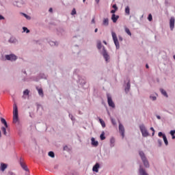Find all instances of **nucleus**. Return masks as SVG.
<instances>
[{
	"label": "nucleus",
	"instance_id": "nucleus-1",
	"mask_svg": "<svg viewBox=\"0 0 175 175\" xmlns=\"http://www.w3.org/2000/svg\"><path fill=\"white\" fill-rule=\"evenodd\" d=\"M18 121V109L16 104L13 107V123L16 124Z\"/></svg>",
	"mask_w": 175,
	"mask_h": 175
},
{
	"label": "nucleus",
	"instance_id": "nucleus-2",
	"mask_svg": "<svg viewBox=\"0 0 175 175\" xmlns=\"http://www.w3.org/2000/svg\"><path fill=\"white\" fill-rule=\"evenodd\" d=\"M139 155L142 159L144 166H146V167H150V164L148 163V161H147V158H146V155L144 154V152H143L142 151H140Z\"/></svg>",
	"mask_w": 175,
	"mask_h": 175
},
{
	"label": "nucleus",
	"instance_id": "nucleus-3",
	"mask_svg": "<svg viewBox=\"0 0 175 175\" xmlns=\"http://www.w3.org/2000/svg\"><path fill=\"white\" fill-rule=\"evenodd\" d=\"M111 35H112L113 40L114 42L116 49H120V42H118L117 34L114 31H112Z\"/></svg>",
	"mask_w": 175,
	"mask_h": 175
},
{
	"label": "nucleus",
	"instance_id": "nucleus-4",
	"mask_svg": "<svg viewBox=\"0 0 175 175\" xmlns=\"http://www.w3.org/2000/svg\"><path fill=\"white\" fill-rule=\"evenodd\" d=\"M139 129L142 133V136H144V137H147V136H148V131H147L146 126H144V125H141L139 126Z\"/></svg>",
	"mask_w": 175,
	"mask_h": 175
},
{
	"label": "nucleus",
	"instance_id": "nucleus-5",
	"mask_svg": "<svg viewBox=\"0 0 175 175\" xmlns=\"http://www.w3.org/2000/svg\"><path fill=\"white\" fill-rule=\"evenodd\" d=\"M107 102L108 105L110 107H116V105L114 104V102H113V99L111 98V96H110L109 94H107Z\"/></svg>",
	"mask_w": 175,
	"mask_h": 175
},
{
	"label": "nucleus",
	"instance_id": "nucleus-6",
	"mask_svg": "<svg viewBox=\"0 0 175 175\" xmlns=\"http://www.w3.org/2000/svg\"><path fill=\"white\" fill-rule=\"evenodd\" d=\"M5 58L8 61H16V59H17V56L14 54L7 55H5Z\"/></svg>",
	"mask_w": 175,
	"mask_h": 175
},
{
	"label": "nucleus",
	"instance_id": "nucleus-7",
	"mask_svg": "<svg viewBox=\"0 0 175 175\" xmlns=\"http://www.w3.org/2000/svg\"><path fill=\"white\" fill-rule=\"evenodd\" d=\"M174 23H175L174 17H171L170 20V28L171 31H173V29H174Z\"/></svg>",
	"mask_w": 175,
	"mask_h": 175
},
{
	"label": "nucleus",
	"instance_id": "nucleus-8",
	"mask_svg": "<svg viewBox=\"0 0 175 175\" xmlns=\"http://www.w3.org/2000/svg\"><path fill=\"white\" fill-rule=\"evenodd\" d=\"M119 131H120V133H121L122 137H124V136H125V135H124L125 129L124 128V126L121 124H119Z\"/></svg>",
	"mask_w": 175,
	"mask_h": 175
},
{
	"label": "nucleus",
	"instance_id": "nucleus-9",
	"mask_svg": "<svg viewBox=\"0 0 175 175\" xmlns=\"http://www.w3.org/2000/svg\"><path fill=\"white\" fill-rule=\"evenodd\" d=\"M103 55L105 61L107 62L109 61V54H107V51H106V49H105V46H103Z\"/></svg>",
	"mask_w": 175,
	"mask_h": 175
},
{
	"label": "nucleus",
	"instance_id": "nucleus-10",
	"mask_svg": "<svg viewBox=\"0 0 175 175\" xmlns=\"http://www.w3.org/2000/svg\"><path fill=\"white\" fill-rule=\"evenodd\" d=\"M20 165H21V167L23 168L24 170H25L26 172H28V167H27L25 165V163H24L23 162V159H21V160H20Z\"/></svg>",
	"mask_w": 175,
	"mask_h": 175
},
{
	"label": "nucleus",
	"instance_id": "nucleus-11",
	"mask_svg": "<svg viewBox=\"0 0 175 175\" xmlns=\"http://www.w3.org/2000/svg\"><path fill=\"white\" fill-rule=\"evenodd\" d=\"M92 145H93L94 147H98L99 146V142L98 141H95V138L92 137Z\"/></svg>",
	"mask_w": 175,
	"mask_h": 175
},
{
	"label": "nucleus",
	"instance_id": "nucleus-12",
	"mask_svg": "<svg viewBox=\"0 0 175 175\" xmlns=\"http://www.w3.org/2000/svg\"><path fill=\"white\" fill-rule=\"evenodd\" d=\"M99 163H96V165H94L92 170L93 172H95L96 173H98L99 172Z\"/></svg>",
	"mask_w": 175,
	"mask_h": 175
},
{
	"label": "nucleus",
	"instance_id": "nucleus-13",
	"mask_svg": "<svg viewBox=\"0 0 175 175\" xmlns=\"http://www.w3.org/2000/svg\"><path fill=\"white\" fill-rule=\"evenodd\" d=\"M120 18V16L118 15L116 16L114 14L111 16V20L113 23H117V20Z\"/></svg>",
	"mask_w": 175,
	"mask_h": 175
},
{
	"label": "nucleus",
	"instance_id": "nucleus-14",
	"mask_svg": "<svg viewBox=\"0 0 175 175\" xmlns=\"http://www.w3.org/2000/svg\"><path fill=\"white\" fill-rule=\"evenodd\" d=\"M103 25H105V27H107V25H109V18H104L103 21Z\"/></svg>",
	"mask_w": 175,
	"mask_h": 175
},
{
	"label": "nucleus",
	"instance_id": "nucleus-15",
	"mask_svg": "<svg viewBox=\"0 0 175 175\" xmlns=\"http://www.w3.org/2000/svg\"><path fill=\"white\" fill-rule=\"evenodd\" d=\"M129 90H131V82L130 81H129L127 83V86L125 88L124 91H125V92L128 93V92H129Z\"/></svg>",
	"mask_w": 175,
	"mask_h": 175
},
{
	"label": "nucleus",
	"instance_id": "nucleus-16",
	"mask_svg": "<svg viewBox=\"0 0 175 175\" xmlns=\"http://www.w3.org/2000/svg\"><path fill=\"white\" fill-rule=\"evenodd\" d=\"M8 167V165L5 164V163H1V170L2 172H5V169H6Z\"/></svg>",
	"mask_w": 175,
	"mask_h": 175
},
{
	"label": "nucleus",
	"instance_id": "nucleus-17",
	"mask_svg": "<svg viewBox=\"0 0 175 175\" xmlns=\"http://www.w3.org/2000/svg\"><path fill=\"white\" fill-rule=\"evenodd\" d=\"M1 123L3 124V125L5 126V128H8V122H6V120H5V118H1Z\"/></svg>",
	"mask_w": 175,
	"mask_h": 175
},
{
	"label": "nucleus",
	"instance_id": "nucleus-18",
	"mask_svg": "<svg viewBox=\"0 0 175 175\" xmlns=\"http://www.w3.org/2000/svg\"><path fill=\"white\" fill-rule=\"evenodd\" d=\"M37 91H38L40 96H44L43 89H42V88H37Z\"/></svg>",
	"mask_w": 175,
	"mask_h": 175
},
{
	"label": "nucleus",
	"instance_id": "nucleus-19",
	"mask_svg": "<svg viewBox=\"0 0 175 175\" xmlns=\"http://www.w3.org/2000/svg\"><path fill=\"white\" fill-rule=\"evenodd\" d=\"M163 139L164 140V143H165V146H167L169 144V142H167V138L166 137V135H163Z\"/></svg>",
	"mask_w": 175,
	"mask_h": 175
},
{
	"label": "nucleus",
	"instance_id": "nucleus-20",
	"mask_svg": "<svg viewBox=\"0 0 175 175\" xmlns=\"http://www.w3.org/2000/svg\"><path fill=\"white\" fill-rule=\"evenodd\" d=\"M125 32L129 36H132V33H131V30H129V29H128V27H125Z\"/></svg>",
	"mask_w": 175,
	"mask_h": 175
},
{
	"label": "nucleus",
	"instance_id": "nucleus-21",
	"mask_svg": "<svg viewBox=\"0 0 175 175\" xmlns=\"http://www.w3.org/2000/svg\"><path fill=\"white\" fill-rule=\"evenodd\" d=\"M160 91L161 92V94L165 96L166 98H167V93L166 92V91H165V90L163 89H160Z\"/></svg>",
	"mask_w": 175,
	"mask_h": 175
},
{
	"label": "nucleus",
	"instance_id": "nucleus-22",
	"mask_svg": "<svg viewBox=\"0 0 175 175\" xmlns=\"http://www.w3.org/2000/svg\"><path fill=\"white\" fill-rule=\"evenodd\" d=\"M100 124L102 125L103 128L106 127V124L105 123V121L102 119H99Z\"/></svg>",
	"mask_w": 175,
	"mask_h": 175
},
{
	"label": "nucleus",
	"instance_id": "nucleus-23",
	"mask_svg": "<svg viewBox=\"0 0 175 175\" xmlns=\"http://www.w3.org/2000/svg\"><path fill=\"white\" fill-rule=\"evenodd\" d=\"M100 140H105L106 139V137H105V132H103L100 135Z\"/></svg>",
	"mask_w": 175,
	"mask_h": 175
},
{
	"label": "nucleus",
	"instance_id": "nucleus-24",
	"mask_svg": "<svg viewBox=\"0 0 175 175\" xmlns=\"http://www.w3.org/2000/svg\"><path fill=\"white\" fill-rule=\"evenodd\" d=\"M49 157H51V158H54L55 157L54 152L51 151L48 154Z\"/></svg>",
	"mask_w": 175,
	"mask_h": 175
},
{
	"label": "nucleus",
	"instance_id": "nucleus-25",
	"mask_svg": "<svg viewBox=\"0 0 175 175\" xmlns=\"http://www.w3.org/2000/svg\"><path fill=\"white\" fill-rule=\"evenodd\" d=\"M125 13L127 14L128 15L130 14V9H129V6H126L125 8Z\"/></svg>",
	"mask_w": 175,
	"mask_h": 175
},
{
	"label": "nucleus",
	"instance_id": "nucleus-26",
	"mask_svg": "<svg viewBox=\"0 0 175 175\" xmlns=\"http://www.w3.org/2000/svg\"><path fill=\"white\" fill-rule=\"evenodd\" d=\"M1 131L3 133V135H5L6 136V135H8V133L6 132V127H1Z\"/></svg>",
	"mask_w": 175,
	"mask_h": 175
},
{
	"label": "nucleus",
	"instance_id": "nucleus-27",
	"mask_svg": "<svg viewBox=\"0 0 175 175\" xmlns=\"http://www.w3.org/2000/svg\"><path fill=\"white\" fill-rule=\"evenodd\" d=\"M97 49H98V50H100V49H102V42H98L97 43Z\"/></svg>",
	"mask_w": 175,
	"mask_h": 175
},
{
	"label": "nucleus",
	"instance_id": "nucleus-28",
	"mask_svg": "<svg viewBox=\"0 0 175 175\" xmlns=\"http://www.w3.org/2000/svg\"><path fill=\"white\" fill-rule=\"evenodd\" d=\"M116 142V139H114V138H111L110 139V143L111 144H112V147H114V143Z\"/></svg>",
	"mask_w": 175,
	"mask_h": 175
},
{
	"label": "nucleus",
	"instance_id": "nucleus-29",
	"mask_svg": "<svg viewBox=\"0 0 175 175\" xmlns=\"http://www.w3.org/2000/svg\"><path fill=\"white\" fill-rule=\"evenodd\" d=\"M23 31L26 32L27 33H29V29H28V28L24 27H23Z\"/></svg>",
	"mask_w": 175,
	"mask_h": 175
},
{
	"label": "nucleus",
	"instance_id": "nucleus-30",
	"mask_svg": "<svg viewBox=\"0 0 175 175\" xmlns=\"http://www.w3.org/2000/svg\"><path fill=\"white\" fill-rule=\"evenodd\" d=\"M23 95H29V90H25L23 92Z\"/></svg>",
	"mask_w": 175,
	"mask_h": 175
},
{
	"label": "nucleus",
	"instance_id": "nucleus-31",
	"mask_svg": "<svg viewBox=\"0 0 175 175\" xmlns=\"http://www.w3.org/2000/svg\"><path fill=\"white\" fill-rule=\"evenodd\" d=\"M148 20L149 21H152V15L151 14L148 15Z\"/></svg>",
	"mask_w": 175,
	"mask_h": 175
},
{
	"label": "nucleus",
	"instance_id": "nucleus-32",
	"mask_svg": "<svg viewBox=\"0 0 175 175\" xmlns=\"http://www.w3.org/2000/svg\"><path fill=\"white\" fill-rule=\"evenodd\" d=\"M76 9L74 8L72 10V12H71V15L72 16H75V14H76Z\"/></svg>",
	"mask_w": 175,
	"mask_h": 175
},
{
	"label": "nucleus",
	"instance_id": "nucleus-33",
	"mask_svg": "<svg viewBox=\"0 0 175 175\" xmlns=\"http://www.w3.org/2000/svg\"><path fill=\"white\" fill-rule=\"evenodd\" d=\"M150 131L153 132L152 133V136H154V135H155V130L154 129V127H151Z\"/></svg>",
	"mask_w": 175,
	"mask_h": 175
},
{
	"label": "nucleus",
	"instance_id": "nucleus-34",
	"mask_svg": "<svg viewBox=\"0 0 175 175\" xmlns=\"http://www.w3.org/2000/svg\"><path fill=\"white\" fill-rule=\"evenodd\" d=\"M170 135H171V136L174 135H175V130L171 131H170Z\"/></svg>",
	"mask_w": 175,
	"mask_h": 175
},
{
	"label": "nucleus",
	"instance_id": "nucleus-35",
	"mask_svg": "<svg viewBox=\"0 0 175 175\" xmlns=\"http://www.w3.org/2000/svg\"><path fill=\"white\" fill-rule=\"evenodd\" d=\"M112 8H113V9H115V10H118V8H117V5H116V4H114V5L112 6Z\"/></svg>",
	"mask_w": 175,
	"mask_h": 175
},
{
	"label": "nucleus",
	"instance_id": "nucleus-36",
	"mask_svg": "<svg viewBox=\"0 0 175 175\" xmlns=\"http://www.w3.org/2000/svg\"><path fill=\"white\" fill-rule=\"evenodd\" d=\"M163 135H164V134L162 133V132H159V137H163Z\"/></svg>",
	"mask_w": 175,
	"mask_h": 175
},
{
	"label": "nucleus",
	"instance_id": "nucleus-37",
	"mask_svg": "<svg viewBox=\"0 0 175 175\" xmlns=\"http://www.w3.org/2000/svg\"><path fill=\"white\" fill-rule=\"evenodd\" d=\"M150 99H152V100H156L157 97L156 96H150Z\"/></svg>",
	"mask_w": 175,
	"mask_h": 175
},
{
	"label": "nucleus",
	"instance_id": "nucleus-38",
	"mask_svg": "<svg viewBox=\"0 0 175 175\" xmlns=\"http://www.w3.org/2000/svg\"><path fill=\"white\" fill-rule=\"evenodd\" d=\"M116 12H117V10H111V13H112L113 14H114V13H116Z\"/></svg>",
	"mask_w": 175,
	"mask_h": 175
},
{
	"label": "nucleus",
	"instance_id": "nucleus-39",
	"mask_svg": "<svg viewBox=\"0 0 175 175\" xmlns=\"http://www.w3.org/2000/svg\"><path fill=\"white\" fill-rule=\"evenodd\" d=\"M92 24H95V17H94L92 20Z\"/></svg>",
	"mask_w": 175,
	"mask_h": 175
},
{
	"label": "nucleus",
	"instance_id": "nucleus-40",
	"mask_svg": "<svg viewBox=\"0 0 175 175\" xmlns=\"http://www.w3.org/2000/svg\"><path fill=\"white\" fill-rule=\"evenodd\" d=\"M0 20H5V18L2 15H0Z\"/></svg>",
	"mask_w": 175,
	"mask_h": 175
},
{
	"label": "nucleus",
	"instance_id": "nucleus-41",
	"mask_svg": "<svg viewBox=\"0 0 175 175\" xmlns=\"http://www.w3.org/2000/svg\"><path fill=\"white\" fill-rule=\"evenodd\" d=\"M64 150H68V147H67L66 146H64Z\"/></svg>",
	"mask_w": 175,
	"mask_h": 175
},
{
	"label": "nucleus",
	"instance_id": "nucleus-42",
	"mask_svg": "<svg viewBox=\"0 0 175 175\" xmlns=\"http://www.w3.org/2000/svg\"><path fill=\"white\" fill-rule=\"evenodd\" d=\"M24 14L25 17H26V18H28V17H29V16H28V15H27L25 14Z\"/></svg>",
	"mask_w": 175,
	"mask_h": 175
},
{
	"label": "nucleus",
	"instance_id": "nucleus-43",
	"mask_svg": "<svg viewBox=\"0 0 175 175\" xmlns=\"http://www.w3.org/2000/svg\"><path fill=\"white\" fill-rule=\"evenodd\" d=\"M49 12L51 13V12H53V8H50L49 9Z\"/></svg>",
	"mask_w": 175,
	"mask_h": 175
},
{
	"label": "nucleus",
	"instance_id": "nucleus-44",
	"mask_svg": "<svg viewBox=\"0 0 175 175\" xmlns=\"http://www.w3.org/2000/svg\"><path fill=\"white\" fill-rule=\"evenodd\" d=\"M58 167V165L54 166V169H57Z\"/></svg>",
	"mask_w": 175,
	"mask_h": 175
},
{
	"label": "nucleus",
	"instance_id": "nucleus-45",
	"mask_svg": "<svg viewBox=\"0 0 175 175\" xmlns=\"http://www.w3.org/2000/svg\"><path fill=\"white\" fill-rule=\"evenodd\" d=\"M158 143H159V144H160V146H161V140H158Z\"/></svg>",
	"mask_w": 175,
	"mask_h": 175
},
{
	"label": "nucleus",
	"instance_id": "nucleus-46",
	"mask_svg": "<svg viewBox=\"0 0 175 175\" xmlns=\"http://www.w3.org/2000/svg\"><path fill=\"white\" fill-rule=\"evenodd\" d=\"M157 117L158 120H161V116H157Z\"/></svg>",
	"mask_w": 175,
	"mask_h": 175
},
{
	"label": "nucleus",
	"instance_id": "nucleus-47",
	"mask_svg": "<svg viewBox=\"0 0 175 175\" xmlns=\"http://www.w3.org/2000/svg\"><path fill=\"white\" fill-rule=\"evenodd\" d=\"M95 1H96V3H99L100 0H95Z\"/></svg>",
	"mask_w": 175,
	"mask_h": 175
},
{
	"label": "nucleus",
	"instance_id": "nucleus-48",
	"mask_svg": "<svg viewBox=\"0 0 175 175\" xmlns=\"http://www.w3.org/2000/svg\"><path fill=\"white\" fill-rule=\"evenodd\" d=\"M94 32H98V28L95 29Z\"/></svg>",
	"mask_w": 175,
	"mask_h": 175
},
{
	"label": "nucleus",
	"instance_id": "nucleus-49",
	"mask_svg": "<svg viewBox=\"0 0 175 175\" xmlns=\"http://www.w3.org/2000/svg\"><path fill=\"white\" fill-rule=\"evenodd\" d=\"M146 68L147 69H148V64H146Z\"/></svg>",
	"mask_w": 175,
	"mask_h": 175
},
{
	"label": "nucleus",
	"instance_id": "nucleus-50",
	"mask_svg": "<svg viewBox=\"0 0 175 175\" xmlns=\"http://www.w3.org/2000/svg\"><path fill=\"white\" fill-rule=\"evenodd\" d=\"M103 43L107 44V42H106V41H103Z\"/></svg>",
	"mask_w": 175,
	"mask_h": 175
},
{
	"label": "nucleus",
	"instance_id": "nucleus-51",
	"mask_svg": "<svg viewBox=\"0 0 175 175\" xmlns=\"http://www.w3.org/2000/svg\"><path fill=\"white\" fill-rule=\"evenodd\" d=\"M120 40L122 41V38H119Z\"/></svg>",
	"mask_w": 175,
	"mask_h": 175
},
{
	"label": "nucleus",
	"instance_id": "nucleus-52",
	"mask_svg": "<svg viewBox=\"0 0 175 175\" xmlns=\"http://www.w3.org/2000/svg\"><path fill=\"white\" fill-rule=\"evenodd\" d=\"M172 139H175V136L174 135H172Z\"/></svg>",
	"mask_w": 175,
	"mask_h": 175
},
{
	"label": "nucleus",
	"instance_id": "nucleus-53",
	"mask_svg": "<svg viewBox=\"0 0 175 175\" xmlns=\"http://www.w3.org/2000/svg\"><path fill=\"white\" fill-rule=\"evenodd\" d=\"M2 136V134H1V131H0V137Z\"/></svg>",
	"mask_w": 175,
	"mask_h": 175
},
{
	"label": "nucleus",
	"instance_id": "nucleus-54",
	"mask_svg": "<svg viewBox=\"0 0 175 175\" xmlns=\"http://www.w3.org/2000/svg\"><path fill=\"white\" fill-rule=\"evenodd\" d=\"M10 42H12V38L10 40Z\"/></svg>",
	"mask_w": 175,
	"mask_h": 175
},
{
	"label": "nucleus",
	"instance_id": "nucleus-55",
	"mask_svg": "<svg viewBox=\"0 0 175 175\" xmlns=\"http://www.w3.org/2000/svg\"><path fill=\"white\" fill-rule=\"evenodd\" d=\"M83 2H85V0H83Z\"/></svg>",
	"mask_w": 175,
	"mask_h": 175
}]
</instances>
